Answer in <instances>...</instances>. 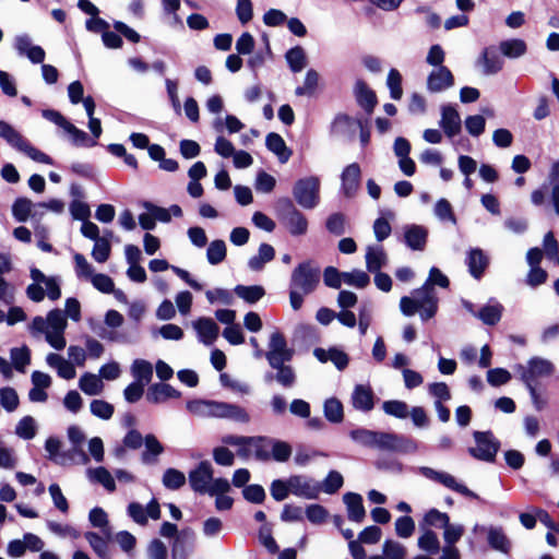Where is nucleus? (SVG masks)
Masks as SVG:
<instances>
[{
    "label": "nucleus",
    "mask_w": 559,
    "mask_h": 559,
    "mask_svg": "<svg viewBox=\"0 0 559 559\" xmlns=\"http://www.w3.org/2000/svg\"><path fill=\"white\" fill-rule=\"evenodd\" d=\"M349 437L354 442L371 449L402 454L415 453L418 450V443L414 439L393 432L357 428L349 432Z\"/></svg>",
    "instance_id": "f257e3e1"
},
{
    "label": "nucleus",
    "mask_w": 559,
    "mask_h": 559,
    "mask_svg": "<svg viewBox=\"0 0 559 559\" xmlns=\"http://www.w3.org/2000/svg\"><path fill=\"white\" fill-rule=\"evenodd\" d=\"M320 276V269L311 261L301 262L294 269L289 282V302L294 310L301 308L304 296L317 289Z\"/></svg>",
    "instance_id": "f03ea898"
},
{
    "label": "nucleus",
    "mask_w": 559,
    "mask_h": 559,
    "mask_svg": "<svg viewBox=\"0 0 559 559\" xmlns=\"http://www.w3.org/2000/svg\"><path fill=\"white\" fill-rule=\"evenodd\" d=\"M68 322L66 314L60 309H52L47 317L36 316L28 325L33 336L45 334L47 343L57 350L66 347L64 331Z\"/></svg>",
    "instance_id": "7ed1b4c3"
},
{
    "label": "nucleus",
    "mask_w": 559,
    "mask_h": 559,
    "mask_svg": "<svg viewBox=\"0 0 559 559\" xmlns=\"http://www.w3.org/2000/svg\"><path fill=\"white\" fill-rule=\"evenodd\" d=\"M187 409L202 418H226L242 424L250 421V416L243 407L226 402L192 400L187 403Z\"/></svg>",
    "instance_id": "20e7f679"
},
{
    "label": "nucleus",
    "mask_w": 559,
    "mask_h": 559,
    "mask_svg": "<svg viewBox=\"0 0 559 559\" xmlns=\"http://www.w3.org/2000/svg\"><path fill=\"white\" fill-rule=\"evenodd\" d=\"M438 302L439 299L435 288H428V285H423L420 288L413 290L411 297L404 296L401 298L400 309L406 317L419 312L420 319L427 321L436 316Z\"/></svg>",
    "instance_id": "39448f33"
},
{
    "label": "nucleus",
    "mask_w": 559,
    "mask_h": 559,
    "mask_svg": "<svg viewBox=\"0 0 559 559\" xmlns=\"http://www.w3.org/2000/svg\"><path fill=\"white\" fill-rule=\"evenodd\" d=\"M29 276L33 281L26 287V296L34 302H40L47 296L50 300H57L61 296L60 282L56 276H46L37 267H32Z\"/></svg>",
    "instance_id": "423d86ee"
},
{
    "label": "nucleus",
    "mask_w": 559,
    "mask_h": 559,
    "mask_svg": "<svg viewBox=\"0 0 559 559\" xmlns=\"http://www.w3.org/2000/svg\"><path fill=\"white\" fill-rule=\"evenodd\" d=\"M0 136L13 148L27 155L31 159L47 165L53 164L49 155L34 147L19 131L2 120H0Z\"/></svg>",
    "instance_id": "0eeeda50"
},
{
    "label": "nucleus",
    "mask_w": 559,
    "mask_h": 559,
    "mask_svg": "<svg viewBox=\"0 0 559 559\" xmlns=\"http://www.w3.org/2000/svg\"><path fill=\"white\" fill-rule=\"evenodd\" d=\"M320 187L321 182L317 176L298 179L293 188L295 201L305 210L317 207L320 203Z\"/></svg>",
    "instance_id": "6e6552de"
},
{
    "label": "nucleus",
    "mask_w": 559,
    "mask_h": 559,
    "mask_svg": "<svg viewBox=\"0 0 559 559\" xmlns=\"http://www.w3.org/2000/svg\"><path fill=\"white\" fill-rule=\"evenodd\" d=\"M265 358L270 367H277L278 362H289L294 355V348L289 347L284 335L275 331L270 335Z\"/></svg>",
    "instance_id": "1a4fd4ad"
},
{
    "label": "nucleus",
    "mask_w": 559,
    "mask_h": 559,
    "mask_svg": "<svg viewBox=\"0 0 559 559\" xmlns=\"http://www.w3.org/2000/svg\"><path fill=\"white\" fill-rule=\"evenodd\" d=\"M476 447L469 448V454L480 461L493 462L500 448V442L490 431H475Z\"/></svg>",
    "instance_id": "9d476101"
},
{
    "label": "nucleus",
    "mask_w": 559,
    "mask_h": 559,
    "mask_svg": "<svg viewBox=\"0 0 559 559\" xmlns=\"http://www.w3.org/2000/svg\"><path fill=\"white\" fill-rule=\"evenodd\" d=\"M516 370L524 384L531 385L537 383L539 378L551 376L555 367L550 360L533 357L528 360L527 366L519 365Z\"/></svg>",
    "instance_id": "9b49d317"
},
{
    "label": "nucleus",
    "mask_w": 559,
    "mask_h": 559,
    "mask_svg": "<svg viewBox=\"0 0 559 559\" xmlns=\"http://www.w3.org/2000/svg\"><path fill=\"white\" fill-rule=\"evenodd\" d=\"M281 219L292 236H304L308 231V219L306 215L288 199L285 201V206L282 210Z\"/></svg>",
    "instance_id": "f8f14e48"
},
{
    "label": "nucleus",
    "mask_w": 559,
    "mask_h": 559,
    "mask_svg": "<svg viewBox=\"0 0 559 559\" xmlns=\"http://www.w3.org/2000/svg\"><path fill=\"white\" fill-rule=\"evenodd\" d=\"M417 472L424 477L443 485L467 498L479 499L478 495L469 490L465 485L460 484L454 476L445 472H439L428 466H420Z\"/></svg>",
    "instance_id": "ddd939ff"
},
{
    "label": "nucleus",
    "mask_w": 559,
    "mask_h": 559,
    "mask_svg": "<svg viewBox=\"0 0 559 559\" xmlns=\"http://www.w3.org/2000/svg\"><path fill=\"white\" fill-rule=\"evenodd\" d=\"M292 495L304 499H317L321 492L320 481L306 475H294L289 477Z\"/></svg>",
    "instance_id": "4468645a"
},
{
    "label": "nucleus",
    "mask_w": 559,
    "mask_h": 559,
    "mask_svg": "<svg viewBox=\"0 0 559 559\" xmlns=\"http://www.w3.org/2000/svg\"><path fill=\"white\" fill-rule=\"evenodd\" d=\"M213 478V467L209 461H202L189 473L191 488L199 493H206Z\"/></svg>",
    "instance_id": "2eb2a0df"
},
{
    "label": "nucleus",
    "mask_w": 559,
    "mask_h": 559,
    "mask_svg": "<svg viewBox=\"0 0 559 559\" xmlns=\"http://www.w3.org/2000/svg\"><path fill=\"white\" fill-rule=\"evenodd\" d=\"M361 169L357 163L349 164L341 175V191L346 198H354L359 190Z\"/></svg>",
    "instance_id": "dca6fc26"
},
{
    "label": "nucleus",
    "mask_w": 559,
    "mask_h": 559,
    "mask_svg": "<svg viewBox=\"0 0 559 559\" xmlns=\"http://www.w3.org/2000/svg\"><path fill=\"white\" fill-rule=\"evenodd\" d=\"M454 85V76L447 67L433 69L427 78V90L431 93H440Z\"/></svg>",
    "instance_id": "f3484780"
},
{
    "label": "nucleus",
    "mask_w": 559,
    "mask_h": 559,
    "mask_svg": "<svg viewBox=\"0 0 559 559\" xmlns=\"http://www.w3.org/2000/svg\"><path fill=\"white\" fill-rule=\"evenodd\" d=\"M350 403L356 411L369 413L374 407L372 389L366 384H356L350 395Z\"/></svg>",
    "instance_id": "a211bd4d"
},
{
    "label": "nucleus",
    "mask_w": 559,
    "mask_h": 559,
    "mask_svg": "<svg viewBox=\"0 0 559 559\" xmlns=\"http://www.w3.org/2000/svg\"><path fill=\"white\" fill-rule=\"evenodd\" d=\"M405 245L415 251H423L428 239V229L421 225H406L403 228Z\"/></svg>",
    "instance_id": "6ab92c4d"
},
{
    "label": "nucleus",
    "mask_w": 559,
    "mask_h": 559,
    "mask_svg": "<svg viewBox=\"0 0 559 559\" xmlns=\"http://www.w3.org/2000/svg\"><path fill=\"white\" fill-rule=\"evenodd\" d=\"M448 138H453L461 132L462 121L457 110L451 105H444L441 108V119L439 122Z\"/></svg>",
    "instance_id": "aec40b11"
},
{
    "label": "nucleus",
    "mask_w": 559,
    "mask_h": 559,
    "mask_svg": "<svg viewBox=\"0 0 559 559\" xmlns=\"http://www.w3.org/2000/svg\"><path fill=\"white\" fill-rule=\"evenodd\" d=\"M192 325L199 341L205 345H212L218 336L219 328L211 318H200Z\"/></svg>",
    "instance_id": "412c9836"
},
{
    "label": "nucleus",
    "mask_w": 559,
    "mask_h": 559,
    "mask_svg": "<svg viewBox=\"0 0 559 559\" xmlns=\"http://www.w3.org/2000/svg\"><path fill=\"white\" fill-rule=\"evenodd\" d=\"M481 67L483 74L493 75L502 70L503 60L493 48H485L476 61Z\"/></svg>",
    "instance_id": "4be33fe9"
},
{
    "label": "nucleus",
    "mask_w": 559,
    "mask_h": 559,
    "mask_svg": "<svg viewBox=\"0 0 559 559\" xmlns=\"http://www.w3.org/2000/svg\"><path fill=\"white\" fill-rule=\"evenodd\" d=\"M366 269L370 273H378L388 264V254L381 245H369L365 254Z\"/></svg>",
    "instance_id": "5701e85b"
},
{
    "label": "nucleus",
    "mask_w": 559,
    "mask_h": 559,
    "mask_svg": "<svg viewBox=\"0 0 559 559\" xmlns=\"http://www.w3.org/2000/svg\"><path fill=\"white\" fill-rule=\"evenodd\" d=\"M276 372H269L265 374V380H275L283 388H293L296 383L297 376L295 369L286 362H278L277 367H271Z\"/></svg>",
    "instance_id": "b1692460"
},
{
    "label": "nucleus",
    "mask_w": 559,
    "mask_h": 559,
    "mask_svg": "<svg viewBox=\"0 0 559 559\" xmlns=\"http://www.w3.org/2000/svg\"><path fill=\"white\" fill-rule=\"evenodd\" d=\"M343 501L347 509V516L349 521L361 523L366 518V510L362 504V497L356 492H346L343 496Z\"/></svg>",
    "instance_id": "393cba45"
},
{
    "label": "nucleus",
    "mask_w": 559,
    "mask_h": 559,
    "mask_svg": "<svg viewBox=\"0 0 559 559\" xmlns=\"http://www.w3.org/2000/svg\"><path fill=\"white\" fill-rule=\"evenodd\" d=\"M180 397V392L167 383H154L146 393V400L153 404H160L170 399Z\"/></svg>",
    "instance_id": "a878e982"
},
{
    "label": "nucleus",
    "mask_w": 559,
    "mask_h": 559,
    "mask_svg": "<svg viewBox=\"0 0 559 559\" xmlns=\"http://www.w3.org/2000/svg\"><path fill=\"white\" fill-rule=\"evenodd\" d=\"M38 203L34 204L27 198H17L12 205V215L17 222H26L29 217L41 216L43 212L37 211Z\"/></svg>",
    "instance_id": "bb28decb"
},
{
    "label": "nucleus",
    "mask_w": 559,
    "mask_h": 559,
    "mask_svg": "<svg viewBox=\"0 0 559 559\" xmlns=\"http://www.w3.org/2000/svg\"><path fill=\"white\" fill-rule=\"evenodd\" d=\"M313 355L320 362L332 361L338 370H344L349 361L348 355L337 348H330L329 350L316 348Z\"/></svg>",
    "instance_id": "cd10ccee"
},
{
    "label": "nucleus",
    "mask_w": 559,
    "mask_h": 559,
    "mask_svg": "<svg viewBox=\"0 0 559 559\" xmlns=\"http://www.w3.org/2000/svg\"><path fill=\"white\" fill-rule=\"evenodd\" d=\"M46 362L49 367L56 369L58 376L62 379L71 380L76 374L74 365L59 354L49 353L46 356Z\"/></svg>",
    "instance_id": "c85d7f7f"
},
{
    "label": "nucleus",
    "mask_w": 559,
    "mask_h": 559,
    "mask_svg": "<svg viewBox=\"0 0 559 559\" xmlns=\"http://www.w3.org/2000/svg\"><path fill=\"white\" fill-rule=\"evenodd\" d=\"M502 312L503 306L497 300L490 299L477 313H474V317L481 320L484 324L495 325L500 321Z\"/></svg>",
    "instance_id": "c756f323"
},
{
    "label": "nucleus",
    "mask_w": 559,
    "mask_h": 559,
    "mask_svg": "<svg viewBox=\"0 0 559 559\" xmlns=\"http://www.w3.org/2000/svg\"><path fill=\"white\" fill-rule=\"evenodd\" d=\"M487 540L489 546L503 554H509L511 542L500 526H490L487 528Z\"/></svg>",
    "instance_id": "7c9ffc66"
},
{
    "label": "nucleus",
    "mask_w": 559,
    "mask_h": 559,
    "mask_svg": "<svg viewBox=\"0 0 559 559\" xmlns=\"http://www.w3.org/2000/svg\"><path fill=\"white\" fill-rule=\"evenodd\" d=\"M145 450L141 455V461L146 465H154L157 463V457L164 452L163 444L157 440L154 435H146L144 438Z\"/></svg>",
    "instance_id": "2f4dec72"
},
{
    "label": "nucleus",
    "mask_w": 559,
    "mask_h": 559,
    "mask_svg": "<svg viewBox=\"0 0 559 559\" xmlns=\"http://www.w3.org/2000/svg\"><path fill=\"white\" fill-rule=\"evenodd\" d=\"M466 264L471 275L478 280L481 277L485 269L487 267L488 260L484 252L476 248L469 250L466 258Z\"/></svg>",
    "instance_id": "473e14b6"
},
{
    "label": "nucleus",
    "mask_w": 559,
    "mask_h": 559,
    "mask_svg": "<svg viewBox=\"0 0 559 559\" xmlns=\"http://www.w3.org/2000/svg\"><path fill=\"white\" fill-rule=\"evenodd\" d=\"M265 145L278 157L281 163H286L292 155V152L287 148L285 141L277 133H269L265 139Z\"/></svg>",
    "instance_id": "72a5a7b5"
},
{
    "label": "nucleus",
    "mask_w": 559,
    "mask_h": 559,
    "mask_svg": "<svg viewBox=\"0 0 559 559\" xmlns=\"http://www.w3.org/2000/svg\"><path fill=\"white\" fill-rule=\"evenodd\" d=\"M355 95L358 104L367 111L371 112L376 106V94L368 87L364 81H357L355 84Z\"/></svg>",
    "instance_id": "f704fd0d"
},
{
    "label": "nucleus",
    "mask_w": 559,
    "mask_h": 559,
    "mask_svg": "<svg viewBox=\"0 0 559 559\" xmlns=\"http://www.w3.org/2000/svg\"><path fill=\"white\" fill-rule=\"evenodd\" d=\"M87 477L91 481L102 485L109 492L116 490L114 476L103 466L87 469Z\"/></svg>",
    "instance_id": "c9c22d12"
},
{
    "label": "nucleus",
    "mask_w": 559,
    "mask_h": 559,
    "mask_svg": "<svg viewBox=\"0 0 559 559\" xmlns=\"http://www.w3.org/2000/svg\"><path fill=\"white\" fill-rule=\"evenodd\" d=\"M131 373L134 381L142 385H147L153 377V366L144 359H135L131 366Z\"/></svg>",
    "instance_id": "e433bc0d"
},
{
    "label": "nucleus",
    "mask_w": 559,
    "mask_h": 559,
    "mask_svg": "<svg viewBox=\"0 0 559 559\" xmlns=\"http://www.w3.org/2000/svg\"><path fill=\"white\" fill-rule=\"evenodd\" d=\"M274 255L275 250L271 245L261 243L258 250V254L249 259L248 266L252 271H261L265 263L274 259Z\"/></svg>",
    "instance_id": "4c0bfd02"
},
{
    "label": "nucleus",
    "mask_w": 559,
    "mask_h": 559,
    "mask_svg": "<svg viewBox=\"0 0 559 559\" xmlns=\"http://www.w3.org/2000/svg\"><path fill=\"white\" fill-rule=\"evenodd\" d=\"M79 388L87 395H98L104 390V383L99 376L85 372L79 380Z\"/></svg>",
    "instance_id": "58836bf2"
},
{
    "label": "nucleus",
    "mask_w": 559,
    "mask_h": 559,
    "mask_svg": "<svg viewBox=\"0 0 559 559\" xmlns=\"http://www.w3.org/2000/svg\"><path fill=\"white\" fill-rule=\"evenodd\" d=\"M84 536L98 557L102 559L110 558L109 540L111 538H108L107 535L103 537L95 532H86Z\"/></svg>",
    "instance_id": "ea45409f"
},
{
    "label": "nucleus",
    "mask_w": 559,
    "mask_h": 559,
    "mask_svg": "<svg viewBox=\"0 0 559 559\" xmlns=\"http://www.w3.org/2000/svg\"><path fill=\"white\" fill-rule=\"evenodd\" d=\"M501 53L510 59H516L526 53L527 46L523 39L513 38L502 40L499 45Z\"/></svg>",
    "instance_id": "a19ab883"
},
{
    "label": "nucleus",
    "mask_w": 559,
    "mask_h": 559,
    "mask_svg": "<svg viewBox=\"0 0 559 559\" xmlns=\"http://www.w3.org/2000/svg\"><path fill=\"white\" fill-rule=\"evenodd\" d=\"M112 236L111 231H107L105 236L102 238L95 240L93 250H92V257L93 259L98 263L106 262L111 252V245L109 241V237Z\"/></svg>",
    "instance_id": "79ce46f5"
},
{
    "label": "nucleus",
    "mask_w": 559,
    "mask_h": 559,
    "mask_svg": "<svg viewBox=\"0 0 559 559\" xmlns=\"http://www.w3.org/2000/svg\"><path fill=\"white\" fill-rule=\"evenodd\" d=\"M36 420L27 415L22 417L15 426V435L23 440H32L37 433Z\"/></svg>",
    "instance_id": "37998d69"
},
{
    "label": "nucleus",
    "mask_w": 559,
    "mask_h": 559,
    "mask_svg": "<svg viewBox=\"0 0 559 559\" xmlns=\"http://www.w3.org/2000/svg\"><path fill=\"white\" fill-rule=\"evenodd\" d=\"M289 69L294 73L300 72L307 64V56L305 49L300 46L290 48L285 55Z\"/></svg>",
    "instance_id": "c03bdc74"
},
{
    "label": "nucleus",
    "mask_w": 559,
    "mask_h": 559,
    "mask_svg": "<svg viewBox=\"0 0 559 559\" xmlns=\"http://www.w3.org/2000/svg\"><path fill=\"white\" fill-rule=\"evenodd\" d=\"M323 412L325 418L333 424L342 423L344 419V411L342 403L335 399L330 397L324 402Z\"/></svg>",
    "instance_id": "a18cd8bd"
},
{
    "label": "nucleus",
    "mask_w": 559,
    "mask_h": 559,
    "mask_svg": "<svg viewBox=\"0 0 559 559\" xmlns=\"http://www.w3.org/2000/svg\"><path fill=\"white\" fill-rule=\"evenodd\" d=\"M235 294L239 298L247 301L248 304H255L265 295V290L262 286H259V285H252V286L237 285L235 287Z\"/></svg>",
    "instance_id": "49530a36"
},
{
    "label": "nucleus",
    "mask_w": 559,
    "mask_h": 559,
    "mask_svg": "<svg viewBox=\"0 0 559 559\" xmlns=\"http://www.w3.org/2000/svg\"><path fill=\"white\" fill-rule=\"evenodd\" d=\"M186 475L176 468H167L164 472L162 483L169 490H178L186 484Z\"/></svg>",
    "instance_id": "de8ad7c7"
},
{
    "label": "nucleus",
    "mask_w": 559,
    "mask_h": 559,
    "mask_svg": "<svg viewBox=\"0 0 559 559\" xmlns=\"http://www.w3.org/2000/svg\"><path fill=\"white\" fill-rule=\"evenodd\" d=\"M74 272L78 278L91 281L95 275L93 265L86 260L82 253H74Z\"/></svg>",
    "instance_id": "09e8293b"
},
{
    "label": "nucleus",
    "mask_w": 559,
    "mask_h": 559,
    "mask_svg": "<svg viewBox=\"0 0 559 559\" xmlns=\"http://www.w3.org/2000/svg\"><path fill=\"white\" fill-rule=\"evenodd\" d=\"M319 73L316 70H308L306 73L304 85L298 86L295 90V94L297 96H313L319 84Z\"/></svg>",
    "instance_id": "8fccbe9b"
},
{
    "label": "nucleus",
    "mask_w": 559,
    "mask_h": 559,
    "mask_svg": "<svg viewBox=\"0 0 559 559\" xmlns=\"http://www.w3.org/2000/svg\"><path fill=\"white\" fill-rule=\"evenodd\" d=\"M70 136V141L75 146L92 147L96 145L95 140H91L86 132L76 128L73 123H69L64 130Z\"/></svg>",
    "instance_id": "3c124183"
},
{
    "label": "nucleus",
    "mask_w": 559,
    "mask_h": 559,
    "mask_svg": "<svg viewBox=\"0 0 559 559\" xmlns=\"http://www.w3.org/2000/svg\"><path fill=\"white\" fill-rule=\"evenodd\" d=\"M10 356L13 367L20 372H24L26 366L31 362V350L25 345L12 348Z\"/></svg>",
    "instance_id": "603ef678"
},
{
    "label": "nucleus",
    "mask_w": 559,
    "mask_h": 559,
    "mask_svg": "<svg viewBox=\"0 0 559 559\" xmlns=\"http://www.w3.org/2000/svg\"><path fill=\"white\" fill-rule=\"evenodd\" d=\"M418 547L431 555L439 552L440 542L437 534L431 530H426L418 538Z\"/></svg>",
    "instance_id": "864d4df0"
},
{
    "label": "nucleus",
    "mask_w": 559,
    "mask_h": 559,
    "mask_svg": "<svg viewBox=\"0 0 559 559\" xmlns=\"http://www.w3.org/2000/svg\"><path fill=\"white\" fill-rule=\"evenodd\" d=\"M382 409L386 415L393 416L399 419H405L408 417V405L400 400L385 401L382 404Z\"/></svg>",
    "instance_id": "5fc2aeb1"
},
{
    "label": "nucleus",
    "mask_w": 559,
    "mask_h": 559,
    "mask_svg": "<svg viewBox=\"0 0 559 559\" xmlns=\"http://www.w3.org/2000/svg\"><path fill=\"white\" fill-rule=\"evenodd\" d=\"M344 484L342 474L337 471H330L326 477L320 483L321 491L333 495L338 491Z\"/></svg>",
    "instance_id": "6e6d98bb"
},
{
    "label": "nucleus",
    "mask_w": 559,
    "mask_h": 559,
    "mask_svg": "<svg viewBox=\"0 0 559 559\" xmlns=\"http://www.w3.org/2000/svg\"><path fill=\"white\" fill-rule=\"evenodd\" d=\"M206 258L209 263L212 265H216L223 262L226 258L225 242L221 239L212 241L207 247Z\"/></svg>",
    "instance_id": "4d7b16f0"
},
{
    "label": "nucleus",
    "mask_w": 559,
    "mask_h": 559,
    "mask_svg": "<svg viewBox=\"0 0 559 559\" xmlns=\"http://www.w3.org/2000/svg\"><path fill=\"white\" fill-rule=\"evenodd\" d=\"M61 441L56 437H49L45 442L48 459L60 465H67L64 452L60 453Z\"/></svg>",
    "instance_id": "13d9d810"
},
{
    "label": "nucleus",
    "mask_w": 559,
    "mask_h": 559,
    "mask_svg": "<svg viewBox=\"0 0 559 559\" xmlns=\"http://www.w3.org/2000/svg\"><path fill=\"white\" fill-rule=\"evenodd\" d=\"M88 520L94 527L102 528L104 535H107L108 538H111V531L108 525V516L107 513L102 508H94L90 511Z\"/></svg>",
    "instance_id": "bf43d9fd"
},
{
    "label": "nucleus",
    "mask_w": 559,
    "mask_h": 559,
    "mask_svg": "<svg viewBox=\"0 0 559 559\" xmlns=\"http://www.w3.org/2000/svg\"><path fill=\"white\" fill-rule=\"evenodd\" d=\"M343 281L346 285L361 289L369 285L370 277L365 271L353 270L350 272H343Z\"/></svg>",
    "instance_id": "052dcab7"
},
{
    "label": "nucleus",
    "mask_w": 559,
    "mask_h": 559,
    "mask_svg": "<svg viewBox=\"0 0 559 559\" xmlns=\"http://www.w3.org/2000/svg\"><path fill=\"white\" fill-rule=\"evenodd\" d=\"M0 404L8 413L14 412L20 404L16 391L11 386L1 388Z\"/></svg>",
    "instance_id": "680f3d73"
},
{
    "label": "nucleus",
    "mask_w": 559,
    "mask_h": 559,
    "mask_svg": "<svg viewBox=\"0 0 559 559\" xmlns=\"http://www.w3.org/2000/svg\"><path fill=\"white\" fill-rule=\"evenodd\" d=\"M91 413L103 420H108L114 415V405L104 400H93L90 404Z\"/></svg>",
    "instance_id": "e2e57ef3"
},
{
    "label": "nucleus",
    "mask_w": 559,
    "mask_h": 559,
    "mask_svg": "<svg viewBox=\"0 0 559 559\" xmlns=\"http://www.w3.org/2000/svg\"><path fill=\"white\" fill-rule=\"evenodd\" d=\"M450 522V518L447 513L439 511L438 509H430L424 516V523L428 526L444 528Z\"/></svg>",
    "instance_id": "0e129e2a"
},
{
    "label": "nucleus",
    "mask_w": 559,
    "mask_h": 559,
    "mask_svg": "<svg viewBox=\"0 0 559 559\" xmlns=\"http://www.w3.org/2000/svg\"><path fill=\"white\" fill-rule=\"evenodd\" d=\"M386 85L390 90V96L399 100L403 95L402 75L396 69H391L388 74Z\"/></svg>",
    "instance_id": "69168bd1"
},
{
    "label": "nucleus",
    "mask_w": 559,
    "mask_h": 559,
    "mask_svg": "<svg viewBox=\"0 0 559 559\" xmlns=\"http://www.w3.org/2000/svg\"><path fill=\"white\" fill-rule=\"evenodd\" d=\"M386 559H405L406 548L399 542L386 539L382 546Z\"/></svg>",
    "instance_id": "338daca9"
},
{
    "label": "nucleus",
    "mask_w": 559,
    "mask_h": 559,
    "mask_svg": "<svg viewBox=\"0 0 559 559\" xmlns=\"http://www.w3.org/2000/svg\"><path fill=\"white\" fill-rule=\"evenodd\" d=\"M543 252L549 260L557 262V258L559 257V242L552 231H548L544 235Z\"/></svg>",
    "instance_id": "774afa93"
}]
</instances>
